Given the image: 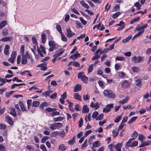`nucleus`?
<instances>
[{"label":"nucleus","mask_w":151,"mask_h":151,"mask_svg":"<svg viewBox=\"0 0 151 151\" xmlns=\"http://www.w3.org/2000/svg\"><path fill=\"white\" fill-rule=\"evenodd\" d=\"M104 95L106 97L110 99H114L115 97V95L111 91L105 90L103 92Z\"/></svg>","instance_id":"obj_1"},{"label":"nucleus","mask_w":151,"mask_h":151,"mask_svg":"<svg viewBox=\"0 0 151 151\" xmlns=\"http://www.w3.org/2000/svg\"><path fill=\"white\" fill-rule=\"evenodd\" d=\"M21 63L22 64H26L27 63V59L31 58V55L28 51L26 52L25 55H22Z\"/></svg>","instance_id":"obj_2"},{"label":"nucleus","mask_w":151,"mask_h":151,"mask_svg":"<svg viewBox=\"0 0 151 151\" xmlns=\"http://www.w3.org/2000/svg\"><path fill=\"white\" fill-rule=\"evenodd\" d=\"M143 59L142 56H138L137 57L136 56H133L132 58V60L134 63H137L140 62Z\"/></svg>","instance_id":"obj_3"},{"label":"nucleus","mask_w":151,"mask_h":151,"mask_svg":"<svg viewBox=\"0 0 151 151\" xmlns=\"http://www.w3.org/2000/svg\"><path fill=\"white\" fill-rule=\"evenodd\" d=\"M62 126V124L60 123H56L52 124L50 126V128L52 130H55L56 129L60 128Z\"/></svg>","instance_id":"obj_4"},{"label":"nucleus","mask_w":151,"mask_h":151,"mask_svg":"<svg viewBox=\"0 0 151 151\" xmlns=\"http://www.w3.org/2000/svg\"><path fill=\"white\" fill-rule=\"evenodd\" d=\"M40 49L38 47H37V51L38 53L41 57H43V55L42 52L44 54H46V52L44 47L42 45H40Z\"/></svg>","instance_id":"obj_5"},{"label":"nucleus","mask_w":151,"mask_h":151,"mask_svg":"<svg viewBox=\"0 0 151 151\" xmlns=\"http://www.w3.org/2000/svg\"><path fill=\"white\" fill-rule=\"evenodd\" d=\"M114 105L112 104H108L106 107L104 108L103 111V112L108 113L111 110V108L113 107Z\"/></svg>","instance_id":"obj_6"},{"label":"nucleus","mask_w":151,"mask_h":151,"mask_svg":"<svg viewBox=\"0 0 151 151\" xmlns=\"http://www.w3.org/2000/svg\"><path fill=\"white\" fill-rule=\"evenodd\" d=\"M66 35L68 38H70L75 35V34L72 32L70 29H68L66 30Z\"/></svg>","instance_id":"obj_7"},{"label":"nucleus","mask_w":151,"mask_h":151,"mask_svg":"<svg viewBox=\"0 0 151 151\" xmlns=\"http://www.w3.org/2000/svg\"><path fill=\"white\" fill-rule=\"evenodd\" d=\"M5 119L6 121L11 125H12L13 124V122L11 118L9 116H6Z\"/></svg>","instance_id":"obj_8"},{"label":"nucleus","mask_w":151,"mask_h":151,"mask_svg":"<svg viewBox=\"0 0 151 151\" xmlns=\"http://www.w3.org/2000/svg\"><path fill=\"white\" fill-rule=\"evenodd\" d=\"M151 141L149 140L148 141H142L141 142V144L140 145L139 147H143L145 146H148L150 144Z\"/></svg>","instance_id":"obj_9"},{"label":"nucleus","mask_w":151,"mask_h":151,"mask_svg":"<svg viewBox=\"0 0 151 151\" xmlns=\"http://www.w3.org/2000/svg\"><path fill=\"white\" fill-rule=\"evenodd\" d=\"M12 37H5L2 38L0 41H2L3 42L10 41L12 40Z\"/></svg>","instance_id":"obj_10"},{"label":"nucleus","mask_w":151,"mask_h":151,"mask_svg":"<svg viewBox=\"0 0 151 151\" xmlns=\"http://www.w3.org/2000/svg\"><path fill=\"white\" fill-rule=\"evenodd\" d=\"M81 89V85L77 84L74 87L73 92H77Z\"/></svg>","instance_id":"obj_11"},{"label":"nucleus","mask_w":151,"mask_h":151,"mask_svg":"<svg viewBox=\"0 0 151 151\" xmlns=\"http://www.w3.org/2000/svg\"><path fill=\"white\" fill-rule=\"evenodd\" d=\"M89 109L87 105H84L82 108L83 113H87L89 112Z\"/></svg>","instance_id":"obj_12"},{"label":"nucleus","mask_w":151,"mask_h":151,"mask_svg":"<svg viewBox=\"0 0 151 151\" xmlns=\"http://www.w3.org/2000/svg\"><path fill=\"white\" fill-rule=\"evenodd\" d=\"M19 103L20 107L21 109L23 111H27V109L24 107V104L22 101H19Z\"/></svg>","instance_id":"obj_13"},{"label":"nucleus","mask_w":151,"mask_h":151,"mask_svg":"<svg viewBox=\"0 0 151 151\" xmlns=\"http://www.w3.org/2000/svg\"><path fill=\"white\" fill-rule=\"evenodd\" d=\"M92 108H95L96 109H98L99 106L98 102H96L94 104L93 102H92L90 104Z\"/></svg>","instance_id":"obj_14"},{"label":"nucleus","mask_w":151,"mask_h":151,"mask_svg":"<svg viewBox=\"0 0 151 151\" xmlns=\"http://www.w3.org/2000/svg\"><path fill=\"white\" fill-rule=\"evenodd\" d=\"M73 97L76 99L80 101H81V96L78 93H74L73 94Z\"/></svg>","instance_id":"obj_15"},{"label":"nucleus","mask_w":151,"mask_h":151,"mask_svg":"<svg viewBox=\"0 0 151 151\" xmlns=\"http://www.w3.org/2000/svg\"><path fill=\"white\" fill-rule=\"evenodd\" d=\"M122 146V143H118L116 146L115 147L117 151H122L121 149Z\"/></svg>","instance_id":"obj_16"},{"label":"nucleus","mask_w":151,"mask_h":151,"mask_svg":"<svg viewBox=\"0 0 151 151\" xmlns=\"http://www.w3.org/2000/svg\"><path fill=\"white\" fill-rule=\"evenodd\" d=\"M7 22L6 20H4L0 22V29H2L7 24Z\"/></svg>","instance_id":"obj_17"},{"label":"nucleus","mask_w":151,"mask_h":151,"mask_svg":"<svg viewBox=\"0 0 151 151\" xmlns=\"http://www.w3.org/2000/svg\"><path fill=\"white\" fill-rule=\"evenodd\" d=\"M129 85L128 82L126 80L124 81L122 83V86L124 88L128 87Z\"/></svg>","instance_id":"obj_18"},{"label":"nucleus","mask_w":151,"mask_h":151,"mask_svg":"<svg viewBox=\"0 0 151 151\" xmlns=\"http://www.w3.org/2000/svg\"><path fill=\"white\" fill-rule=\"evenodd\" d=\"M101 145L100 143L98 141H96L94 142L93 143L92 147H98L99 146Z\"/></svg>","instance_id":"obj_19"},{"label":"nucleus","mask_w":151,"mask_h":151,"mask_svg":"<svg viewBox=\"0 0 151 151\" xmlns=\"http://www.w3.org/2000/svg\"><path fill=\"white\" fill-rule=\"evenodd\" d=\"M9 47L8 45H5V48L4 49V53L6 55H8L9 54Z\"/></svg>","instance_id":"obj_20"},{"label":"nucleus","mask_w":151,"mask_h":151,"mask_svg":"<svg viewBox=\"0 0 151 151\" xmlns=\"http://www.w3.org/2000/svg\"><path fill=\"white\" fill-rule=\"evenodd\" d=\"M80 4L82 5V6L87 9H88L89 8V6L85 2L82 0L80 2Z\"/></svg>","instance_id":"obj_21"},{"label":"nucleus","mask_w":151,"mask_h":151,"mask_svg":"<svg viewBox=\"0 0 151 151\" xmlns=\"http://www.w3.org/2000/svg\"><path fill=\"white\" fill-rule=\"evenodd\" d=\"M81 79V81H82L84 83H87V81L88 79V78L86 76L84 75L83 76H82Z\"/></svg>","instance_id":"obj_22"},{"label":"nucleus","mask_w":151,"mask_h":151,"mask_svg":"<svg viewBox=\"0 0 151 151\" xmlns=\"http://www.w3.org/2000/svg\"><path fill=\"white\" fill-rule=\"evenodd\" d=\"M132 70L134 73H138L139 71V69L137 67L133 66L132 68Z\"/></svg>","instance_id":"obj_23"},{"label":"nucleus","mask_w":151,"mask_h":151,"mask_svg":"<svg viewBox=\"0 0 151 151\" xmlns=\"http://www.w3.org/2000/svg\"><path fill=\"white\" fill-rule=\"evenodd\" d=\"M132 35H130L127 37L126 38L124 39L122 42L123 43H126L127 42H128L130 40L132 37Z\"/></svg>","instance_id":"obj_24"},{"label":"nucleus","mask_w":151,"mask_h":151,"mask_svg":"<svg viewBox=\"0 0 151 151\" xmlns=\"http://www.w3.org/2000/svg\"><path fill=\"white\" fill-rule=\"evenodd\" d=\"M137 116H134L132 117L131 119L128 121L127 122V123L129 124H131L132 123L134 122L136 119H137Z\"/></svg>","instance_id":"obj_25"},{"label":"nucleus","mask_w":151,"mask_h":151,"mask_svg":"<svg viewBox=\"0 0 151 151\" xmlns=\"http://www.w3.org/2000/svg\"><path fill=\"white\" fill-rule=\"evenodd\" d=\"M134 139H133V138H130L129 140L127 142L125 145V147L126 148H128L129 147V145H130V144H131V142Z\"/></svg>","instance_id":"obj_26"},{"label":"nucleus","mask_w":151,"mask_h":151,"mask_svg":"<svg viewBox=\"0 0 151 151\" xmlns=\"http://www.w3.org/2000/svg\"><path fill=\"white\" fill-rule=\"evenodd\" d=\"M41 39H42V42L44 44L46 42V35L44 33H42L41 35Z\"/></svg>","instance_id":"obj_27"},{"label":"nucleus","mask_w":151,"mask_h":151,"mask_svg":"<svg viewBox=\"0 0 151 151\" xmlns=\"http://www.w3.org/2000/svg\"><path fill=\"white\" fill-rule=\"evenodd\" d=\"M129 99V98L128 97H127L126 98H125L124 99H123L121 101H119V104H123L125 103H126L127 101Z\"/></svg>","instance_id":"obj_28"},{"label":"nucleus","mask_w":151,"mask_h":151,"mask_svg":"<svg viewBox=\"0 0 151 151\" xmlns=\"http://www.w3.org/2000/svg\"><path fill=\"white\" fill-rule=\"evenodd\" d=\"M10 113L14 117L16 116V111L15 109L13 108H11Z\"/></svg>","instance_id":"obj_29"},{"label":"nucleus","mask_w":151,"mask_h":151,"mask_svg":"<svg viewBox=\"0 0 151 151\" xmlns=\"http://www.w3.org/2000/svg\"><path fill=\"white\" fill-rule=\"evenodd\" d=\"M138 135V134L137 131H134L132 134L131 137L133 138V139H136Z\"/></svg>","instance_id":"obj_30"},{"label":"nucleus","mask_w":151,"mask_h":151,"mask_svg":"<svg viewBox=\"0 0 151 151\" xmlns=\"http://www.w3.org/2000/svg\"><path fill=\"white\" fill-rule=\"evenodd\" d=\"M138 142L137 141H134L132 142L129 145V147H132L134 146H136L138 145Z\"/></svg>","instance_id":"obj_31"},{"label":"nucleus","mask_w":151,"mask_h":151,"mask_svg":"<svg viewBox=\"0 0 151 151\" xmlns=\"http://www.w3.org/2000/svg\"><path fill=\"white\" fill-rule=\"evenodd\" d=\"M8 30L7 28H5L2 30V33L3 36H6L8 34Z\"/></svg>","instance_id":"obj_32"},{"label":"nucleus","mask_w":151,"mask_h":151,"mask_svg":"<svg viewBox=\"0 0 151 151\" xmlns=\"http://www.w3.org/2000/svg\"><path fill=\"white\" fill-rule=\"evenodd\" d=\"M145 139V137L141 134H139L138 137L139 139L141 141V142L144 141V139Z\"/></svg>","instance_id":"obj_33"},{"label":"nucleus","mask_w":151,"mask_h":151,"mask_svg":"<svg viewBox=\"0 0 151 151\" xmlns=\"http://www.w3.org/2000/svg\"><path fill=\"white\" fill-rule=\"evenodd\" d=\"M64 51V50L60 52L57 53L56 54H55L53 55V57L57 58L58 57L60 56L63 53Z\"/></svg>","instance_id":"obj_34"},{"label":"nucleus","mask_w":151,"mask_h":151,"mask_svg":"<svg viewBox=\"0 0 151 151\" xmlns=\"http://www.w3.org/2000/svg\"><path fill=\"white\" fill-rule=\"evenodd\" d=\"M119 134V132L116 129H114L112 131L113 136L115 137Z\"/></svg>","instance_id":"obj_35"},{"label":"nucleus","mask_w":151,"mask_h":151,"mask_svg":"<svg viewBox=\"0 0 151 151\" xmlns=\"http://www.w3.org/2000/svg\"><path fill=\"white\" fill-rule=\"evenodd\" d=\"M63 119V118L61 116H59L56 118H55L54 119V121L55 122L61 121Z\"/></svg>","instance_id":"obj_36"},{"label":"nucleus","mask_w":151,"mask_h":151,"mask_svg":"<svg viewBox=\"0 0 151 151\" xmlns=\"http://www.w3.org/2000/svg\"><path fill=\"white\" fill-rule=\"evenodd\" d=\"M56 28L60 34L62 33L61 28L60 25L58 24L56 26Z\"/></svg>","instance_id":"obj_37"},{"label":"nucleus","mask_w":151,"mask_h":151,"mask_svg":"<svg viewBox=\"0 0 151 151\" xmlns=\"http://www.w3.org/2000/svg\"><path fill=\"white\" fill-rule=\"evenodd\" d=\"M94 55H95L92 58V60H93L98 59L100 57V55L94 54Z\"/></svg>","instance_id":"obj_38"},{"label":"nucleus","mask_w":151,"mask_h":151,"mask_svg":"<svg viewBox=\"0 0 151 151\" xmlns=\"http://www.w3.org/2000/svg\"><path fill=\"white\" fill-rule=\"evenodd\" d=\"M59 149L62 151H64L66 150L65 147L63 144L60 145L59 146Z\"/></svg>","instance_id":"obj_39"},{"label":"nucleus","mask_w":151,"mask_h":151,"mask_svg":"<svg viewBox=\"0 0 151 151\" xmlns=\"http://www.w3.org/2000/svg\"><path fill=\"white\" fill-rule=\"evenodd\" d=\"M58 134V131H54L51 134V136L52 137H55Z\"/></svg>","instance_id":"obj_40"},{"label":"nucleus","mask_w":151,"mask_h":151,"mask_svg":"<svg viewBox=\"0 0 151 151\" xmlns=\"http://www.w3.org/2000/svg\"><path fill=\"white\" fill-rule=\"evenodd\" d=\"M61 36L62 40L65 42H66L67 41V39L66 37L65 36V35L63 33L60 34Z\"/></svg>","instance_id":"obj_41"},{"label":"nucleus","mask_w":151,"mask_h":151,"mask_svg":"<svg viewBox=\"0 0 151 151\" xmlns=\"http://www.w3.org/2000/svg\"><path fill=\"white\" fill-rule=\"evenodd\" d=\"M39 101H35L33 102L32 106L34 107H36L39 105Z\"/></svg>","instance_id":"obj_42"},{"label":"nucleus","mask_w":151,"mask_h":151,"mask_svg":"<svg viewBox=\"0 0 151 151\" xmlns=\"http://www.w3.org/2000/svg\"><path fill=\"white\" fill-rule=\"evenodd\" d=\"M121 13L119 12H117L113 14L112 17L114 19L116 18Z\"/></svg>","instance_id":"obj_43"},{"label":"nucleus","mask_w":151,"mask_h":151,"mask_svg":"<svg viewBox=\"0 0 151 151\" xmlns=\"http://www.w3.org/2000/svg\"><path fill=\"white\" fill-rule=\"evenodd\" d=\"M20 52H21V54L22 55H25V54H24V45H22L21 46V49H20Z\"/></svg>","instance_id":"obj_44"},{"label":"nucleus","mask_w":151,"mask_h":151,"mask_svg":"<svg viewBox=\"0 0 151 151\" xmlns=\"http://www.w3.org/2000/svg\"><path fill=\"white\" fill-rule=\"evenodd\" d=\"M58 135H59L61 137L63 138L65 136V132L63 130V129L60 132L58 133Z\"/></svg>","instance_id":"obj_45"},{"label":"nucleus","mask_w":151,"mask_h":151,"mask_svg":"<svg viewBox=\"0 0 151 151\" xmlns=\"http://www.w3.org/2000/svg\"><path fill=\"white\" fill-rule=\"evenodd\" d=\"M51 91H45L42 93V94L44 96H49V94L51 93Z\"/></svg>","instance_id":"obj_46"},{"label":"nucleus","mask_w":151,"mask_h":151,"mask_svg":"<svg viewBox=\"0 0 151 151\" xmlns=\"http://www.w3.org/2000/svg\"><path fill=\"white\" fill-rule=\"evenodd\" d=\"M46 111L48 112H52L56 110L55 109L52 108H47L45 109Z\"/></svg>","instance_id":"obj_47"},{"label":"nucleus","mask_w":151,"mask_h":151,"mask_svg":"<svg viewBox=\"0 0 151 151\" xmlns=\"http://www.w3.org/2000/svg\"><path fill=\"white\" fill-rule=\"evenodd\" d=\"M48 106V104L46 102H44L42 103L40 105V106L42 108H43L45 107H47Z\"/></svg>","instance_id":"obj_48"},{"label":"nucleus","mask_w":151,"mask_h":151,"mask_svg":"<svg viewBox=\"0 0 151 151\" xmlns=\"http://www.w3.org/2000/svg\"><path fill=\"white\" fill-rule=\"evenodd\" d=\"M76 27L77 28H81L82 27L81 24L79 21H76Z\"/></svg>","instance_id":"obj_49"},{"label":"nucleus","mask_w":151,"mask_h":151,"mask_svg":"<svg viewBox=\"0 0 151 151\" xmlns=\"http://www.w3.org/2000/svg\"><path fill=\"white\" fill-rule=\"evenodd\" d=\"M14 92V91H11L7 92L5 94V96L7 97H9Z\"/></svg>","instance_id":"obj_50"},{"label":"nucleus","mask_w":151,"mask_h":151,"mask_svg":"<svg viewBox=\"0 0 151 151\" xmlns=\"http://www.w3.org/2000/svg\"><path fill=\"white\" fill-rule=\"evenodd\" d=\"M32 41L34 44L37 45V39L35 37H32Z\"/></svg>","instance_id":"obj_51"},{"label":"nucleus","mask_w":151,"mask_h":151,"mask_svg":"<svg viewBox=\"0 0 151 151\" xmlns=\"http://www.w3.org/2000/svg\"><path fill=\"white\" fill-rule=\"evenodd\" d=\"M103 117L104 114H101L96 117V120H100L102 119L103 118Z\"/></svg>","instance_id":"obj_52"},{"label":"nucleus","mask_w":151,"mask_h":151,"mask_svg":"<svg viewBox=\"0 0 151 151\" xmlns=\"http://www.w3.org/2000/svg\"><path fill=\"white\" fill-rule=\"evenodd\" d=\"M99 114L98 112L97 111L94 112L92 114V117L93 118H96L97 116Z\"/></svg>","instance_id":"obj_53"},{"label":"nucleus","mask_w":151,"mask_h":151,"mask_svg":"<svg viewBox=\"0 0 151 151\" xmlns=\"http://www.w3.org/2000/svg\"><path fill=\"white\" fill-rule=\"evenodd\" d=\"M125 125V124H124L121 123L120 124L118 127V130L119 131L121 130L123 128Z\"/></svg>","instance_id":"obj_54"},{"label":"nucleus","mask_w":151,"mask_h":151,"mask_svg":"<svg viewBox=\"0 0 151 151\" xmlns=\"http://www.w3.org/2000/svg\"><path fill=\"white\" fill-rule=\"evenodd\" d=\"M116 59L117 60L120 61H123L125 60V58L124 57L121 56H117Z\"/></svg>","instance_id":"obj_55"},{"label":"nucleus","mask_w":151,"mask_h":151,"mask_svg":"<svg viewBox=\"0 0 151 151\" xmlns=\"http://www.w3.org/2000/svg\"><path fill=\"white\" fill-rule=\"evenodd\" d=\"M122 116H119L115 118V119L114 121V122L116 123L118 122L119 121L122 119Z\"/></svg>","instance_id":"obj_56"},{"label":"nucleus","mask_w":151,"mask_h":151,"mask_svg":"<svg viewBox=\"0 0 151 151\" xmlns=\"http://www.w3.org/2000/svg\"><path fill=\"white\" fill-rule=\"evenodd\" d=\"M93 69V65L91 64L89 65L88 68V73H89L92 72V70Z\"/></svg>","instance_id":"obj_57"},{"label":"nucleus","mask_w":151,"mask_h":151,"mask_svg":"<svg viewBox=\"0 0 151 151\" xmlns=\"http://www.w3.org/2000/svg\"><path fill=\"white\" fill-rule=\"evenodd\" d=\"M79 127H80L83 124V119L82 118H81L80 120L78 122Z\"/></svg>","instance_id":"obj_58"},{"label":"nucleus","mask_w":151,"mask_h":151,"mask_svg":"<svg viewBox=\"0 0 151 151\" xmlns=\"http://www.w3.org/2000/svg\"><path fill=\"white\" fill-rule=\"evenodd\" d=\"M134 6L137 8L138 10H139L140 9L141 5L138 2H136L134 4Z\"/></svg>","instance_id":"obj_59"},{"label":"nucleus","mask_w":151,"mask_h":151,"mask_svg":"<svg viewBox=\"0 0 151 151\" xmlns=\"http://www.w3.org/2000/svg\"><path fill=\"white\" fill-rule=\"evenodd\" d=\"M119 76L122 77H124L126 76L125 74L123 72H120L119 73Z\"/></svg>","instance_id":"obj_60"},{"label":"nucleus","mask_w":151,"mask_h":151,"mask_svg":"<svg viewBox=\"0 0 151 151\" xmlns=\"http://www.w3.org/2000/svg\"><path fill=\"white\" fill-rule=\"evenodd\" d=\"M40 148L43 151H47L46 147L44 145H41L40 146Z\"/></svg>","instance_id":"obj_61"},{"label":"nucleus","mask_w":151,"mask_h":151,"mask_svg":"<svg viewBox=\"0 0 151 151\" xmlns=\"http://www.w3.org/2000/svg\"><path fill=\"white\" fill-rule=\"evenodd\" d=\"M138 28L139 32H140L141 34H142L144 32V29L141 27H138Z\"/></svg>","instance_id":"obj_62"},{"label":"nucleus","mask_w":151,"mask_h":151,"mask_svg":"<svg viewBox=\"0 0 151 151\" xmlns=\"http://www.w3.org/2000/svg\"><path fill=\"white\" fill-rule=\"evenodd\" d=\"M90 96L88 94H87L85 96L84 95H83V99L84 101L88 100Z\"/></svg>","instance_id":"obj_63"},{"label":"nucleus","mask_w":151,"mask_h":151,"mask_svg":"<svg viewBox=\"0 0 151 151\" xmlns=\"http://www.w3.org/2000/svg\"><path fill=\"white\" fill-rule=\"evenodd\" d=\"M6 148L2 145L0 144V151H5Z\"/></svg>","instance_id":"obj_64"}]
</instances>
